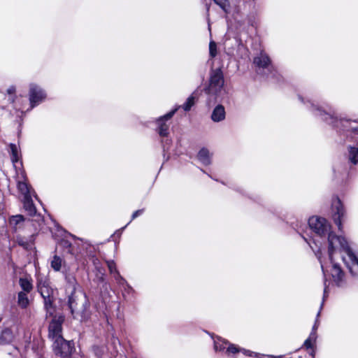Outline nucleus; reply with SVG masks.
I'll list each match as a JSON object with an SVG mask.
<instances>
[{"mask_svg":"<svg viewBox=\"0 0 358 358\" xmlns=\"http://www.w3.org/2000/svg\"><path fill=\"white\" fill-rule=\"evenodd\" d=\"M328 258L331 264V275L336 285L343 287L345 283V273L336 261L341 259L348 268L351 275L358 277V257L353 252L346 239L330 236L328 248Z\"/></svg>","mask_w":358,"mask_h":358,"instance_id":"f257e3e1","label":"nucleus"},{"mask_svg":"<svg viewBox=\"0 0 358 358\" xmlns=\"http://www.w3.org/2000/svg\"><path fill=\"white\" fill-rule=\"evenodd\" d=\"M298 99L306 108L317 118L331 125L332 128L345 138L358 135V119L352 120L338 116L331 105L327 103L320 104L315 101L298 95Z\"/></svg>","mask_w":358,"mask_h":358,"instance_id":"f03ea898","label":"nucleus"},{"mask_svg":"<svg viewBox=\"0 0 358 358\" xmlns=\"http://www.w3.org/2000/svg\"><path fill=\"white\" fill-rule=\"evenodd\" d=\"M308 225L312 233L314 234L313 236L309 239L305 236V229H307V224L306 222H296V224L292 223V228L306 241V242L311 247L310 241L317 245L320 243L319 239L325 240L327 238L328 243V248L329 247V238L334 236L340 239H345L341 236H337L331 231V225L329 222L323 217L313 216L309 218Z\"/></svg>","mask_w":358,"mask_h":358,"instance_id":"7ed1b4c3","label":"nucleus"},{"mask_svg":"<svg viewBox=\"0 0 358 358\" xmlns=\"http://www.w3.org/2000/svg\"><path fill=\"white\" fill-rule=\"evenodd\" d=\"M67 304L74 319L83 322L90 318V304L85 293L82 290L71 292L68 296Z\"/></svg>","mask_w":358,"mask_h":358,"instance_id":"20e7f679","label":"nucleus"},{"mask_svg":"<svg viewBox=\"0 0 358 358\" xmlns=\"http://www.w3.org/2000/svg\"><path fill=\"white\" fill-rule=\"evenodd\" d=\"M224 79L220 68L210 71L209 86L206 89V93L215 96V102H222L227 95L224 87Z\"/></svg>","mask_w":358,"mask_h":358,"instance_id":"39448f33","label":"nucleus"},{"mask_svg":"<svg viewBox=\"0 0 358 358\" xmlns=\"http://www.w3.org/2000/svg\"><path fill=\"white\" fill-rule=\"evenodd\" d=\"M37 289L43 299L44 308L46 311V317L55 314L53 289L50 286L49 280L43 275L37 277Z\"/></svg>","mask_w":358,"mask_h":358,"instance_id":"423d86ee","label":"nucleus"},{"mask_svg":"<svg viewBox=\"0 0 358 358\" xmlns=\"http://www.w3.org/2000/svg\"><path fill=\"white\" fill-rule=\"evenodd\" d=\"M253 64L258 73H264L268 78L275 79L278 82L280 80V76L274 69L269 56L264 51H261L254 57Z\"/></svg>","mask_w":358,"mask_h":358,"instance_id":"0eeeda50","label":"nucleus"},{"mask_svg":"<svg viewBox=\"0 0 358 358\" xmlns=\"http://www.w3.org/2000/svg\"><path fill=\"white\" fill-rule=\"evenodd\" d=\"M28 96L30 105V108L28 110H29L45 101L47 98V92L40 85L35 83H31L29 85Z\"/></svg>","mask_w":358,"mask_h":358,"instance_id":"6e6552de","label":"nucleus"},{"mask_svg":"<svg viewBox=\"0 0 358 358\" xmlns=\"http://www.w3.org/2000/svg\"><path fill=\"white\" fill-rule=\"evenodd\" d=\"M331 214L335 224L339 230L343 228L342 219L345 216V209L343 203L338 196L331 199Z\"/></svg>","mask_w":358,"mask_h":358,"instance_id":"1a4fd4ad","label":"nucleus"},{"mask_svg":"<svg viewBox=\"0 0 358 358\" xmlns=\"http://www.w3.org/2000/svg\"><path fill=\"white\" fill-rule=\"evenodd\" d=\"M51 317H52L48 325V336L52 340L62 336V325L65 317L62 314H53Z\"/></svg>","mask_w":358,"mask_h":358,"instance_id":"9d476101","label":"nucleus"},{"mask_svg":"<svg viewBox=\"0 0 358 358\" xmlns=\"http://www.w3.org/2000/svg\"><path fill=\"white\" fill-rule=\"evenodd\" d=\"M52 348L55 353L61 357H67L72 352L73 343L65 340L63 336L57 337L52 340Z\"/></svg>","mask_w":358,"mask_h":358,"instance_id":"9b49d317","label":"nucleus"},{"mask_svg":"<svg viewBox=\"0 0 358 358\" xmlns=\"http://www.w3.org/2000/svg\"><path fill=\"white\" fill-rule=\"evenodd\" d=\"M178 108H175L166 114L156 119V131L161 138L167 137L169 134V124H167V121L171 119V117L177 112Z\"/></svg>","mask_w":358,"mask_h":358,"instance_id":"f8f14e48","label":"nucleus"},{"mask_svg":"<svg viewBox=\"0 0 358 358\" xmlns=\"http://www.w3.org/2000/svg\"><path fill=\"white\" fill-rule=\"evenodd\" d=\"M76 247L73 245L69 240L65 238H62L59 243V246L62 247L67 253L72 255L81 254L82 250L85 247L84 245H82V247H80L78 243H76Z\"/></svg>","mask_w":358,"mask_h":358,"instance_id":"ddd939ff","label":"nucleus"},{"mask_svg":"<svg viewBox=\"0 0 358 358\" xmlns=\"http://www.w3.org/2000/svg\"><path fill=\"white\" fill-rule=\"evenodd\" d=\"M9 225L14 233L22 230L25 225V218L22 215H12L9 217Z\"/></svg>","mask_w":358,"mask_h":358,"instance_id":"4468645a","label":"nucleus"},{"mask_svg":"<svg viewBox=\"0 0 358 358\" xmlns=\"http://www.w3.org/2000/svg\"><path fill=\"white\" fill-rule=\"evenodd\" d=\"M23 180H18L17 187L19 192L23 196V199L31 196V187L27 182V176L24 171L21 173Z\"/></svg>","mask_w":358,"mask_h":358,"instance_id":"2eb2a0df","label":"nucleus"},{"mask_svg":"<svg viewBox=\"0 0 358 358\" xmlns=\"http://www.w3.org/2000/svg\"><path fill=\"white\" fill-rule=\"evenodd\" d=\"M226 111L224 107L219 103L213 110L210 119L213 122H220L225 120Z\"/></svg>","mask_w":358,"mask_h":358,"instance_id":"dca6fc26","label":"nucleus"},{"mask_svg":"<svg viewBox=\"0 0 358 358\" xmlns=\"http://www.w3.org/2000/svg\"><path fill=\"white\" fill-rule=\"evenodd\" d=\"M334 179L338 181H343L348 175V167L343 164H337L333 168Z\"/></svg>","mask_w":358,"mask_h":358,"instance_id":"f3484780","label":"nucleus"},{"mask_svg":"<svg viewBox=\"0 0 358 358\" xmlns=\"http://www.w3.org/2000/svg\"><path fill=\"white\" fill-rule=\"evenodd\" d=\"M34 235H31L30 236L24 237L20 234H17L15 237L16 243L21 247H22L25 250H29L31 248L32 245V239Z\"/></svg>","mask_w":358,"mask_h":358,"instance_id":"a211bd4d","label":"nucleus"},{"mask_svg":"<svg viewBox=\"0 0 358 358\" xmlns=\"http://www.w3.org/2000/svg\"><path fill=\"white\" fill-rule=\"evenodd\" d=\"M197 158L204 166H208L211 164V155L206 148H203L199 151Z\"/></svg>","mask_w":358,"mask_h":358,"instance_id":"6ab92c4d","label":"nucleus"},{"mask_svg":"<svg viewBox=\"0 0 358 358\" xmlns=\"http://www.w3.org/2000/svg\"><path fill=\"white\" fill-rule=\"evenodd\" d=\"M9 148H10V159L13 165L15 166V164L18 162H20V165H22V161H20V154L19 148H17V145L15 143H10L9 144Z\"/></svg>","mask_w":358,"mask_h":358,"instance_id":"aec40b11","label":"nucleus"},{"mask_svg":"<svg viewBox=\"0 0 358 358\" xmlns=\"http://www.w3.org/2000/svg\"><path fill=\"white\" fill-rule=\"evenodd\" d=\"M198 97V91L195 90L186 100L182 106H178L176 108H182L185 111H189L195 103V100Z\"/></svg>","mask_w":358,"mask_h":358,"instance_id":"412c9836","label":"nucleus"},{"mask_svg":"<svg viewBox=\"0 0 358 358\" xmlns=\"http://www.w3.org/2000/svg\"><path fill=\"white\" fill-rule=\"evenodd\" d=\"M23 206L25 211L30 215L34 216L36 213V209L34 204L31 196L23 199Z\"/></svg>","mask_w":358,"mask_h":358,"instance_id":"4be33fe9","label":"nucleus"},{"mask_svg":"<svg viewBox=\"0 0 358 358\" xmlns=\"http://www.w3.org/2000/svg\"><path fill=\"white\" fill-rule=\"evenodd\" d=\"M121 288L122 296L126 301H132L135 299V290L128 282Z\"/></svg>","mask_w":358,"mask_h":358,"instance_id":"5701e85b","label":"nucleus"},{"mask_svg":"<svg viewBox=\"0 0 358 358\" xmlns=\"http://www.w3.org/2000/svg\"><path fill=\"white\" fill-rule=\"evenodd\" d=\"M348 151L349 162L354 165L358 164V148L350 145L348 147Z\"/></svg>","mask_w":358,"mask_h":358,"instance_id":"b1692460","label":"nucleus"},{"mask_svg":"<svg viewBox=\"0 0 358 358\" xmlns=\"http://www.w3.org/2000/svg\"><path fill=\"white\" fill-rule=\"evenodd\" d=\"M94 280L98 284V285H101L102 289H107V283L105 281V270L103 268L96 270V275Z\"/></svg>","mask_w":358,"mask_h":358,"instance_id":"393cba45","label":"nucleus"},{"mask_svg":"<svg viewBox=\"0 0 358 358\" xmlns=\"http://www.w3.org/2000/svg\"><path fill=\"white\" fill-rule=\"evenodd\" d=\"M65 280L67 283L66 292H72L74 290H78L76 286L78 285L76 278L71 274H66L65 275Z\"/></svg>","mask_w":358,"mask_h":358,"instance_id":"a878e982","label":"nucleus"},{"mask_svg":"<svg viewBox=\"0 0 358 358\" xmlns=\"http://www.w3.org/2000/svg\"><path fill=\"white\" fill-rule=\"evenodd\" d=\"M229 343V342L227 340L217 336L214 339V349L217 352H222L224 350H227Z\"/></svg>","mask_w":358,"mask_h":358,"instance_id":"bb28decb","label":"nucleus"},{"mask_svg":"<svg viewBox=\"0 0 358 358\" xmlns=\"http://www.w3.org/2000/svg\"><path fill=\"white\" fill-rule=\"evenodd\" d=\"M226 15H228L231 11V3L229 0H213Z\"/></svg>","mask_w":358,"mask_h":358,"instance_id":"cd10ccee","label":"nucleus"},{"mask_svg":"<svg viewBox=\"0 0 358 358\" xmlns=\"http://www.w3.org/2000/svg\"><path fill=\"white\" fill-rule=\"evenodd\" d=\"M19 285L22 288V292L25 293H29L33 289V285L31 280L27 278H20Z\"/></svg>","mask_w":358,"mask_h":358,"instance_id":"c85d7f7f","label":"nucleus"},{"mask_svg":"<svg viewBox=\"0 0 358 358\" xmlns=\"http://www.w3.org/2000/svg\"><path fill=\"white\" fill-rule=\"evenodd\" d=\"M17 304L21 308H26L29 304L27 293L20 292L17 294Z\"/></svg>","mask_w":358,"mask_h":358,"instance_id":"c756f323","label":"nucleus"},{"mask_svg":"<svg viewBox=\"0 0 358 358\" xmlns=\"http://www.w3.org/2000/svg\"><path fill=\"white\" fill-rule=\"evenodd\" d=\"M106 350V348L104 345H94L92 346V351L97 358H101Z\"/></svg>","mask_w":358,"mask_h":358,"instance_id":"7c9ffc66","label":"nucleus"},{"mask_svg":"<svg viewBox=\"0 0 358 358\" xmlns=\"http://www.w3.org/2000/svg\"><path fill=\"white\" fill-rule=\"evenodd\" d=\"M62 259L57 255H55L51 261V267L55 271H59L62 267Z\"/></svg>","mask_w":358,"mask_h":358,"instance_id":"2f4dec72","label":"nucleus"},{"mask_svg":"<svg viewBox=\"0 0 358 358\" xmlns=\"http://www.w3.org/2000/svg\"><path fill=\"white\" fill-rule=\"evenodd\" d=\"M238 352H240V348L233 343H229L227 350H225L227 355L230 356L231 355H235Z\"/></svg>","mask_w":358,"mask_h":358,"instance_id":"473e14b6","label":"nucleus"},{"mask_svg":"<svg viewBox=\"0 0 358 358\" xmlns=\"http://www.w3.org/2000/svg\"><path fill=\"white\" fill-rule=\"evenodd\" d=\"M217 54V44L214 41H210L209 43V55L210 58L215 57Z\"/></svg>","mask_w":358,"mask_h":358,"instance_id":"72a5a7b5","label":"nucleus"},{"mask_svg":"<svg viewBox=\"0 0 358 358\" xmlns=\"http://www.w3.org/2000/svg\"><path fill=\"white\" fill-rule=\"evenodd\" d=\"M320 263V266H321V268H322V271L324 273V275H325V273H326V269H325V262H324V259H323L322 256V251H321V248H319L318 250L317 251V252L315 253Z\"/></svg>","mask_w":358,"mask_h":358,"instance_id":"f704fd0d","label":"nucleus"},{"mask_svg":"<svg viewBox=\"0 0 358 358\" xmlns=\"http://www.w3.org/2000/svg\"><path fill=\"white\" fill-rule=\"evenodd\" d=\"M113 277L120 287H122L127 283V281L120 275V272H116Z\"/></svg>","mask_w":358,"mask_h":358,"instance_id":"c9c22d12","label":"nucleus"},{"mask_svg":"<svg viewBox=\"0 0 358 358\" xmlns=\"http://www.w3.org/2000/svg\"><path fill=\"white\" fill-rule=\"evenodd\" d=\"M240 352H242L245 356L253 357L255 358H259L260 357L263 356V355L244 348H240Z\"/></svg>","mask_w":358,"mask_h":358,"instance_id":"e433bc0d","label":"nucleus"},{"mask_svg":"<svg viewBox=\"0 0 358 358\" xmlns=\"http://www.w3.org/2000/svg\"><path fill=\"white\" fill-rule=\"evenodd\" d=\"M161 141H162V147H163L164 156H165V153H166V150H168L169 149V147L171 144L172 141L171 139H169L167 136V137L162 138Z\"/></svg>","mask_w":358,"mask_h":358,"instance_id":"4c0bfd02","label":"nucleus"},{"mask_svg":"<svg viewBox=\"0 0 358 358\" xmlns=\"http://www.w3.org/2000/svg\"><path fill=\"white\" fill-rule=\"evenodd\" d=\"M106 263L109 272L113 276L115 275V273H116V272H119L114 261L109 260L107 261Z\"/></svg>","mask_w":358,"mask_h":358,"instance_id":"58836bf2","label":"nucleus"},{"mask_svg":"<svg viewBox=\"0 0 358 358\" xmlns=\"http://www.w3.org/2000/svg\"><path fill=\"white\" fill-rule=\"evenodd\" d=\"M313 340H311L310 338H307L305 341H304V343H303V346L306 348V349H312V352L310 353V355L314 357L315 356V350L313 349Z\"/></svg>","mask_w":358,"mask_h":358,"instance_id":"ea45409f","label":"nucleus"},{"mask_svg":"<svg viewBox=\"0 0 358 358\" xmlns=\"http://www.w3.org/2000/svg\"><path fill=\"white\" fill-rule=\"evenodd\" d=\"M90 259L93 263L95 270H98V269L103 268L101 265V262H100L99 259L96 257L92 255L90 257Z\"/></svg>","mask_w":358,"mask_h":358,"instance_id":"a19ab883","label":"nucleus"},{"mask_svg":"<svg viewBox=\"0 0 358 358\" xmlns=\"http://www.w3.org/2000/svg\"><path fill=\"white\" fill-rule=\"evenodd\" d=\"M143 211H144V209H139V210H137L134 211V212L133 213L132 215H131V221H130V222H129L126 226H124V227H122V228L121 229V230H122H122H124V229L127 227V225H128V224H129V223H130L133 220L136 219L137 217H138L139 215H142V214H143Z\"/></svg>","mask_w":358,"mask_h":358,"instance_id":"79ce46f5","label":"nucleus"},{"mask_svg":"<svg viewBox=\"0 0 358 358\" xmlns=\"http://www.w3.org/2000/svg\"><path fill=\"white\" fill-rule=\"evenodd\" d=\"M308 338H310L311 340H313V342H315L316 341V339H317V334H316V331H312L309 335V337Z\"/></svg>","mask_w":358,"mask_h":358,"instance_id":"37998d69","label":"nucleus"},{"mask_svg":"<svg viewBox=\"0 0 358 358\" xmlns=\"http://www.w3.org/2000/svg\"><path fill=\"white\" fill-rule=\"evenodd\" d=\"M7 93L10 95H14L15 93V87L13 85L9 87L7 90Z\"/></svg>","mask_w":358,"mask_h":358,"instance_id":"c03bdc74","label":"nucleus"},{"mask_svg":"<svg viewBox=\"0 0 358 358\" xmlns=\"http://www.w3.org/2000/svg\"><path fill=\"white\" fill-rule=\"evenodd\" d=\"M327 289L328 287L326 284V280H324V296H323V301L324 300V298L327 296Z\"/></svg>","mask_w":358,"mask_h":358,"instance_id":"a18cd8bd","label":"nucleus"},{"mask_svg":"<svg viewBox=\"0 0 358 358\" xmlns=\"http://www.w3.org/2000/svg\"><path fill=\"white\" fill-rule=\"evenodd\" d=\"M252 199H254L255 201L259 203L262 201V199L259 196H256V198H252Z\"/></svg>","mask_w":358,"mask_h":358,"instance_id":"49530a36","label":"nucleus"},{"mask_svg":"<svg viewBox=\"0 0 358 358\" xmlns=\"http://www.w3.org/2000/svg\"><path fill=\"white\" fill-rule=\"evenodd\" d=\"M69 236H70L71 237H72L73 239L75 240H78V241H82V239H80V238H77L74 235L71 234H68Z\"/></svg>","mask_w":358,"mask_h":358,"instance_id":"de8ad7c7","label":"nucleus"},{"mask_svg":"<svg viewBox=\"0 0 358 358\" xmlns=\"http://www.w3.org/2000/svg\"><path fill=\"white\" fill-rule=\"evenodd\" d=\"M317 329V324L315 323V324L313 325V329H312V331H316Z\"/></svg>","mask_w":358,"mask_h":358,"instance_id":"09e8293b","label":"nucleus"},{"mask_svg":"<svg viewBox=\"0 0 358 358\" xmlns=\"http://www.w3.org/2000/svg\"><path fill=\"white\" fill-rule=\"evenodd\" d=\"M272 358H283V355H279V356H271Z\"/></svg>","mask_w":358,"mask_h":358,"instance_id":"8fccbe9b","label":"nucleus"},{"mask_svg":"<svg viewBox=\"0 0 358 358\" xmlns=\"http://www.w3.org/2000/svg\"><path fill=\"white\" fill-rule=\"evenodd\" d=\"M113 340H114V343H115V341H117V342H118V343H119V339H118L117 338H114V337H113Z\"/></svg>","mask_w":358,"mask_h":358,"instance_id":"3c124183","label":"nucleus"},{"mask_svg":"<svg viewBox=\"0 0 358 358\" xmlns=\"http://www.w3.org/2000/svg\"><path fill=\"white\" fill-rule=\"evenodd\" d=\"M14 99H15V97H14V96H12V97H10V100L12 102H13V101H14Z\"/></svg>","mask_w":358,"mask_h":358,"instance_id":"603ef678","label":"nucleus"},{"mask_svg":"<svg viewBox=\"0 0 358 358\" xmlns=\"http://www.w3.org/2000/svg\"><path fill=\"white\" fill-rule=\"evenodd\" d=\"M236 190H237L238 192H241V193H242V189H237Z\"/></svg>","mask_w":358,"mask_h":358,"instance_id":"864d4df0","label":"nucleus"},{"mask_svg":"<svg viewBox=\"0 0 358 358\" xmlns=\"http://www.w3.org/2000/svg\"><path fill=\"white\" fill-rule=\"evenodd\" d=\"M201 171L202 172H203L204 173H206V171H205L204 170L201 169Z\"/></svg>","mask_w":358,"mask_h":358,"instance_id":"5fc2aeb1","label":"nucleus"},{"mask_svg":"<svg viewBox=\"0 0 358 358\" xmlns=\"http://www.w3.org/2000/svg\"><path fill=\"white\" fill-rule=\"evenodd\" d=\"M271 213H272L273 214H275V211H273V210H271Z\"/></svg>","mask_w":358,"mask_h":358,"instance_id":"6e6d98bb","label":"nucleus"},{"mask_svg":"<svg viewBox=\"0 0 358 358\" xmlns=\"http://www.w3.org/2000/svg\"><path fill=\"white\" fill-rule=\"evenodd\" d=\"M355 263L357 264V266H358V263H357V262H355Z\"/></svg>","mask_w":358,"mask_h":358,"instance_id":"4d7b16f0","label":"nucleus"},{"mask_svg":"<svg viewBox=\"0 0 358 358\" xmlns=\"http://www.w3.org/2000/svg\"><path fill=\"white\" fill-rule=\"evenodd\" d=\"M357 145H358V142H357Z\"/></svg>","mask_w":358,"mask_h":358,"instance_id":"13d9d810","label":"nucleus"},{"mask_svg":"<svg viewBox=\"0 0 358 358\" xmlns=\"http://www.w3.org/2000/svg\"><path fill=\"white\" fill-rule=\"evenodd\" d=\"M357 122H358V120H357Z\"/></svg>","mask_w":358,"mask_h":358,"instance_id":"bf43d9fd","label":"nucleus"}]
</instances>
